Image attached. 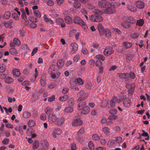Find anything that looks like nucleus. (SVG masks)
<instances>
[{
    "label": "nucleus",
    "instance_id": "obj_1",
    "mask_svg": "<svg viewBox=\"0 0 150 150\" xmlns=\"http://www.w3.org/2000/svg\"><path fill=\"white\" fill-rule=\"evenodd\" d=\"M124 101L123 103L125 106L128 107L130 106V101L128 98H127L126 95L123 96L120 99H117V102L118 103H119L121 102Z\"/></svg>",
    "mask_w": 150,
    "mask_h": 150
},
{
    "label": "nucleus",
    "instance_id": "obj_2",
    "mask_svg": "<svg viewBox=\"0 0 150 150\" xmlns=\"http://www.w3.org/2000/svg\"><path fill=\"white\" fill-rule=\"evenodd\" d=\"M90 20L93 22H101L103 20V18L99 15H93L91 16Z\"/></svg>",
    "mask_w": 150,
    "mask_h": 150
},
{
    "label": "nucleus",
    "instance_id": "obj_3",
    "mask_svg": "<svg viewBox=\"0 0 150 150\" xmlns=\"http://www.w3.org/2000/svg\"><path fill=\"white\" fill-rule=\"evenodd\" d=\"M78 96L76 97L77 101V102H80L85 100L86 98V97L85 96L83 91L81 90L80 91L79 93L77 94Z\"/></svg>",
    "mask_w": 150,
    "mask_h": 150
},
{
    "label": "nucleus",
    "instance_id": "obj_4",
    "mask_svg": "<svg viewBox=\"0 0 150 150\" xmlns=\"http://www.w3.org/2000/svg\"><path fill=\"white\" fill-rule=\"evenodd\" d=\"M114 6L111 3H109V4L106 7L105 12L106 13L111 14L114 12Z\"/></svg>",
    "mask_w": 150,
    "mask_h": 150
},
{
    "label": "nucleus",
    "instance_id": "obj_5",
    "mask_svg": "<svg viewBox=\"0 0 150 150\" xmlns=\"http://www.w3.org/2000/svg\"><path fill=\"white\" fill-rule=\"evenodd\" d=\"M98 4L100 7L105 8L109 4V2L106 0H100L98 1Z\"/></svg>",
    "mask_w": 150,
    "mask_h": 150
},
{
    "label": "nucleus",
    "instance_id": "obj_6",
    "mask_svg": "<svg viewBox=\"0 0 150 150\" xmlns=\"http://www.w3.org/2000/svg\"><path fill=\"white\" fill-rule=\"evenodd\" d=\"M73 21L75 23L79 24L80 25H85V23L82 20L77 16H76L74 17Z\"/></svg>",
    "mask_w": 150,
    "mask_h": 150
},
{
    "label": "nucleus",
    "instance_id": "obj_7",
    "mask_svg": "<svg viewBox=\"0 0 150 150\" xmlns=\"http://www.w3.org/2000/svg\"><path fill=\"white\" fill-rule=\"evenodd\" d=\"M114 52V50L111 47H107L103 52L104 54L106 56H108Z\"/></svg>",
    "mask_w": 150,
    "mask_h": 150
},
{
    "label": "nucleus",
    "instance_id": "obj_8",
    "mask_svg": "<svg viewBox=\"0 0 150 150\" xmlns=\"http://www.w3.org/2000/svg\"><path fill=\"white\" fill-rule=\"evenodd\" d=\"M56 22L58 25H60L62 28L65 27L66 25L64 20L61 18H59L56 19Z\"/></svg>",
    "mask_w": 150,
    "mask_h": 150
},
{
    "label": "nucleus",
    "instance_id": "obj_9",
    "mask_svg": "<svg viewBox=\"0 0 150 150\" xmlns=\"http://www.w3.org/2000/svg\"><path fill=\"white\" fill-rule=\"evenodd\" d=\"M57 120V116L53 114H50L48 116V120L50 122L53 123L56 122Z\"/></svg>",
    "mask_w": 150,
    "mask_h": 150
},
{
    "label": "nucleus",
    "instance_id": "obj_10",
    "mask_svg": "<svg viewBox=\"0 0 150 150\" xmlns=\"http://www.w3.org/2000/svg\"><path fill=\"white\" fill-rule=\"evenodd\" d=\"M98 28L100 35L101 36L104 35L105 30L103 25L101 24H98Z\"/></svg>",
    "mask_w": 150,
    "mask_h": 150
},
{
    "label": "nucleus",
    "instance_id": "obj_11",
    "mask_svg": "<svg viewBox=\"0 0 150 150\" xmlns=\"http://www.w3.org/2000/svg\"><path fill=\"white\" fill-rule=\"evenodd\" d=\"M13 24V21L11 20H9L8 22L4 23V25L6 27L11 29L13 28L12 25Z\"/></svg>",
    "mask_w": 150,
    "mask_h": 150
},
{
    "label": "nucleus",
    "instance_id": "obj_12",
    "mask_svg": "<svg viewBox=\"0 0 150 150\" xmlns=\"http://www.w3.org/2000/svg\"><path fill=\"white\" fill-rule=\"evenodd\" d=\"M135 4L137 7L139 8L142 9L144 7V4L141 1H136Z\"/></svg>",
    "mask_w": 150,
    "mask_h": 150
},
{
    "label": "nucleus",
    "instance_id": "obj_13",
    "mask_svg": "<svg viewBox=\"0 0 150 150\" xmlns=\"http://www.w3.org/2000/svg\"><path fill=\"white\" fill-rule=\"evenodd\" d=\"M72 47V50L71 52V54H73L76 52L78 50V45L77 44L75 43H72L71 45Z\"/></svg>",
    "mask_w": 150,
    "mask_h": 150
},
{
    "label": "nucleus",
    "instance_id": "obj_14",
    "mask_svg": "<svg viewBox=\"0 0 150 150\" xmlns=\"http://www.w3.org/2000/svg\"><path fill=\"white\" fill-rule=\"evenodd\" d=\"M82 109L81 113V114L84 115L87 114L90 110L89 107L87 106H85Z\"/></svg>",
    "mask_w": 150,
    "mask_h": 150
},
{
    "label": "nucleus",
    "instance_id": "obj_15",
    "mask_svg": "<svg viewBox=\"0 0 150 150\" xmlns=\"http://www.w3.org/2000/svg\"><path fill=\"white\" fill-rule=\"evenodd\" d=\"M83 122L80 119H76L72 123V125L74 126H78L81 125Z\"/></svg>",
    "mask_w": 150,
    "mask_h": 150
},
{
    "label": "nucleus",
    "instance_id": "obj_16",
    "mask_svg": "<svg viewBox=\"0 0 150 150\" xmlns=\"http://www.w3.org/2000/svg\"><path fill=\"white\" fill-rule=\"evenodd\" d=\"M73 7L75 8H79L81 6V4L78 0H74L73 3Z\"/></svg>",
    "mask_w": 150,
    "mask_h": 150
},
{
    "label": "nucleus",
    "instance_id": "obj_17",
    "mask_svg": "<svg viewBox=\"0 0 150 150\" xmlns=\"http://www.w3.org/2000/svg\"><path fill=\"white\" fill-rule=\"evenodd\" d=\"M74 82L76 84H78L80 85H82L84 83L83 80L80 78L75 79Z\"/></svg>",
    "mask_w": 150,
    "mask_h": 150
},
{
    "label": "nucleus",
    "instance_id": "obj_18",
    "mask_svg": "<svg viewBox=\"0 0 150 150\" xmlns=\"http://www.w3.org/2000/svg\"><path fill=\"white\" fill-rule=\"evenodd\" d=\"M117 100V97H113L111 99L110 103V107H113L115 105V103Z\"/></svg>",
    "mask_w": 150,
    "mask_h": 150
},
{
    "label": "nucleus",
    "instance_id": "obj_19",
    "mask_svg": "<svg viewBox=\"0 0 150 150\" xmlns=\"http://www.w3.org/2000/svg\"><path fill=\"white\" fill-rule=\"evenodd\" d=\"M130 23L127 19L125 21L123 22L121 24L122 26L125 28H128L130 26Z\"/></svg>",
    "mask_w": 150,
    "mask_h": 150
},
{
    "label": "nucleus",
    "instance_id": "obj_20",
    "mask_svg": "<svg viewBox=\"0 0 150 150\" xmlns=\"http://www.w3.org/2000/svg\"><path fill=\"white\" fill-rule=\"evenodd\" d=\"M64 121V118L62 117L57 118V123L58 125H62Z\"/></svg>",
    "mask_w": 150,
    "mask_h": 150
},
{
    "label": "nucleus",
    "instance_id": "obj_21",
    "mask_svg": "<svg viewBox=\"0 0 150 150\" xmlns=\"http://www.w3.org/2000/svg\"><path fill=\"white\" fill-rule=\"evenodd\" d=\"M119 76L120 78L127 79L129 78V74L128 73H120L119 74Z\"/></svg>",
    "mask_w": 150,
    "mask_h": 150
},
{
    "label": "nucleus",
    "instance_id": "obj_22",
    "mask_svg": "<svg viewBox=\"0 0 150 150\" xmlns=\"http://www.w3.org/2000/svg\"><path fill=\"white\" fill-rule=\"evenodd\" d=\"M104 31V35L107 38H110L111 35L110 30L106 28L105 30Z\"/></svg>",
    "mask_w": 150,
    "mask_h": 150
},
{
    "label": "nucleus",
    "instance_id": "obj_23",
    "mask_svg": "<svg viewBox=\"0 0 150 150\" xmlns=\"http://www.w3.org/2000/svg\"><path fill=\"white\" fill-rule=\"evenodd\" d=\"M39 146V141L37 140H35L33 144L32 149L34 150L38 148Z\"/></svg>",
    "mask_w": 150,
    "mask_h": 150
},
{
    "label": "nucleus",
    "instance_id": "obj_24",
    "mask_svg": "<svg viewBox=\"0 0 150 150\" xmlns=\"http://www.w3.org/2000/svg\"><path fill=\"white\" fill-rule=\"evenodd\" d=\"M127 8L131 11L134 12H136L137 11L136 8L133 6H131L129 4L127 5Z\"/></svg>",
    "mask_w": 150,
    "mask_h": 150
},
{
    "label": "nucleus",
    "instance_id": "obj_25",
    "mask_svg": "<svg viewBox=\"0 0 150 150\" xmlns=\"http://www.w3.org/2000/svg\"><path fill=\"white\" fill-rule=\"evenodd\" d=\"M73 111V108L72 107H68L64 109V111L67 113H70Z\"/></svg>",
    "mask_w": 150,
    "mask_h": 150
},
{
    "label": "nucleus",
    "instance_id": "obj_26",
    "mask_svg": "<svg viewBox=\"0 0 150 150\" xmlns=\"http://www.w3.org/2000/svg\"><path fill=\"white\" fill-rule=\"evenodd\" d=\"M85 102L84 101H82L80 102L78 105L77 109L79 110H81L83 108V107L86 105Z\"/></svg>",
    "mask_w": 150,
    "mask_h": 150
},
{
    "label": "nucleus",
    "instance_id": "obj_27",
    "mask_svg": "<svg viewBox=\"0 0 150 150\" xmlns=\"http://www.w3.org/2000/svg\"><path fill=\"white\" fill-rule=\"evenodd\" d=\"M57 65L58 68H61L63 66L64 62L62 60L59 59L57 62Z\"/></svg>",
    "mask_w": 150,
    "mask_h": 150
},
{
    "label": "nucleus",
    "instance_id": "obj_28",
    "mask_svg": "<svg viewBox=\"0 0 150 150\" xmlns=\"http://www.w3.org/2000/svg\"><path fill=\"white\" fill-rule=\"evenodd\" d=\"M44 18L45 21L46 22H48L51 24L54 23V22L52 20L47 17L45 15L44 16Z\"/></svg>",
    "mask_w": 150,
    "mask_h": 150
},
{
    "label": "nucleus",
    "instance_id": "obj_29",
    "mask_svg": "<svg viewBox=\"0 0 150 150\" xmlns=\"http://www.w3.org/2000/svg\"><path fill=\"white\" fill-rule=\"evenodd\" d=\"M13 74L15 75L17 77L19 76L20 74L21 73L19 70L18 69H14L13 70Z\"/></svg>",
    "mask_w": 150,
    "mask_h": 150
},
{
    "label": "nucleus",
    "instance_id": "obj_30",
    "mask_svg": "<svg viewBox=\"0 0 150 150\" xmlns=\"http://www.w3.org/2000/svg\"><path fill=\"white\" fill-rule=\"evenodd\" d=\"M144 23V21L142 19L137 20L136 23V25L139 26H142Z\"/></svg>",
    "mask_w": 150,
    "mask_h": 150
},
{
    "label": "nucleus",
    "instance_id": "obj_31",
    "mask_svg": "<svg viewBox=\"0 0 150 150\" xmlns=\"http://www.w3.org/2000/svg\"><path fill=\"white\" fill-rule=\"evenodd\" d=\"M124 46L126 48L128 49L131 47L132 45V44L129 42H124L123 43Z\"/></svg>",
    "mask_w": 150,
    "mask_h": 150
},
{
    "label": "nucleus",
    "instance_id": "obj_32",
    "mask_svg": "<svg viewBox=\"0 0 150 150\" xmlns=\"http://www.w3.org/2000/svg\"><path fill=\"white\" fill-rule=\"evenodd\" d=\"M53 110L52 108L49 107H47L45 110V112L46 114H51L50 113L52 112Z\"/></svg>",
    "mask_w": 150,
    "mask_h": 150
},
{
    "label": "nucleus",
    "instance_id": "obj_33",
    "mask_svg": "<svg viewBox=\"0 0 150 150\" xmlns=\"http://www.w3.org/2000/svg\"><path fill=\"white\" fill-rule=\"evenodd\" d=\"M11 13L9 11H8L5 13L3 17L5 19H8L11 16Z\"/></svg>",
    "mask_w": 150,
    "mask_h": 150
},
{
    "label": "nucleus",
    "instance_id": "obj_34",
    "mask_svg": "<svg viewBox=\"0 0 150 150\" xmlns=\"http://www.w3.org/2000/svg\"><path fill=\"white\" fill-rule=\"evenodd\" d=\"M74 103V100L72 98H70L67 101V104L70 106H72Z\"/></svg>",
    "mask_w": 150,
    "mask_h": 150
},
{
    "label": "nucleus",
    "instance_id": "obj_35",
    "mask_svg": "<svg viewBox=\"0 0 150 150\" xmlns=\"http://www.w3.org/2000/svg\"><path fill=\"white\" fill-rule=\"evenodd\" d=\"M31 115V114L28 112H25L23 114V117L25 118L29 117Z\"/></svg>",
    "mask_w": 150,
    "mask_h": 150
},
{
    "label": "nucleus",
    "instance_id": "obj_36",
    "mask_svg": "<svg viewBox=\"0 0 150 150\" xmlns=\"http://www.w3.org/2000/svg\"><path fill=\"white\" fill-rule=\"evenodd\" d=\"M65 20L68 24L71 23H72V18L70 16H69L65 17Z\"/></svg>",
    "mask_w": 150,
    "mask_h": 150
},
{
    "label": "nucleus",
    "instance_id": "obj_37",
    "mask_svg": "<svg viewBox=\"0 0 150 150\" xmlns=\"http://www.w3.org/2000/svg\"><path fill=\"white\" fill-rule=\"evenodd\" d=\"M88 145L90 150H94L95 148L94 146V144L91 141L89 142Z\"/></svg>",
    "mask_w": 150,
    "mask_h": 150
},
{
    "label": "nucleus",
    "instance_id": "obj_38",
    "mask_svg": "<svg viewBox=\"0 0 150 150\" xmlns=\"http://www.w3.org/2000/svg\"><path fill=\"white\" fill-rule=\"evenodd\" d=\"M68 95H64L63 96L60 97L59 100L61 102L65 101L68 99Z\"/></svg>",
    "mask_w": 150,
    "mask_h": 150
},
{
    "label": "nucleus",
    "instance_id": "obj_39",
    "mask_svg": "<svg viewBox=\"0 0 150 150\" xmlns=\"http://www.w3.org/2000/svg\"><path fill=\"white\" fill-rule=\"evenodd\" d=\"M96 58L100 59L102 61H103L105 60V57H104L101 54H98L96 55Z\"/></svg>",
    "mask_w": 150,
    "mask_h": 150
},
{
    "label": "nucleus",
    "instance_id": "obj_40",
    "mask_svg": "<svg viewBox=\"0 0 150 150\" xmlns=\"http://www.w3.org/2000/svg\"><path fill=\"white\" fill-rule=\"evenodd\" d=\"M6 67L5 64H3L2 65L0 64V71L2 72H4L6 70Z\"/></svg>",
    "mask_w": 150,
    "mask_h": 150
},
{
    "label": "nucleus",
    "instance_id": "obj_41",
    "mask_svg": "<svg viewBox=\"0 0 150 150\" xmlns=\"http://www.w3.org/2000/svg\"><path fill=\"white\" fill-rule=\"evenodd\" d=\"M129 22L130 23V24L131 23L134 24L136 23V21L135 19L132 17H129L128 19H127Z\"/></svg>",
    "mask_w": 150,
    "mask_h": 150
},
{
    "label": "nucleus",
    "instance_id": "obj_42",
    "mask_svg": "<svg viewBox=\"0 0 150 150\" xmlns=\"http://www.w3.org/2000/svg\"><path fill=\"white\" fill-rule=\"evenodd\" d=\"M28 125L30 127H33L35 125V122L32 120H30L28 123Z\"/></svg>",
    "mask_w": 150,
    "mask_h": 150
},
{
    "label": "nucleus",
    "instance_id": "obj_43",
    "mask_svg": "<svg viewBox=\"0 0 150 150\" xmlns=\"http://www.w3.org/2000/svg\"><path fill=\"white\" fill-rule=\"evenodd\" d=\"M9 52L13 55H15L17 53L16 50L15 48H11L9 50Z\"/></svg>",
    "mask_w": 150,
    "mask_h": 150
},
{
    "label": "nucleus",
    "instance_id": "obj_44",
    "mask_svg": "<svg viewBox=\"0 0 150 150\" xmlns=\"http://www.w3.org/2000/svg\"><path fill=\"white\" fill-rule=\"evenodd\" d=\"M42 145L43 147L47 148L49 146V143L47 140H44L42 142Z\"/></svg>",
    "mask_w": 150,
    "mask_h": 150
},
{
    "label": "nucleus",
    "instance_id": "obj_45",
    "mask_svg": "<svg viewBox=\"0 0 150 150\" xmlns=\"http://www.w3.org/2000/svg\"><path fill=\"white\" fill-rule=\"evenodd\" d=\"M13 81L12 78L10 77H8L5 79V81L8 83H11Z\"/></svg>",
    "mask_w": 150,
    "mask_h": 150
},
{
    "label": "nucleus",
    "instance_id": "obj_46",
    "mask_svg": "<svg viewBox=\"0 0 150 150\" xmlns=\"http://www.w3.org/2000/svg\"><path fill=\"white\" fill-rule=\"evenodd\" d=\"M139 34L137 33H132L131 35V38L133 39L137 38L139 36Z\"/></svg>",
    "mask_w": 150,
    "mask_h": 150
},
{
    "label": "nucleus",
    "instance_id": "obj_47",
    "mask_svg": "<svg viewBox=\"0 0 150 150\" xmlns=\"http://www.w3.org/2000/svg\"><path fill=\"white\" fill-rule=\"evenodd\" d=\"M29 20L31 22L36 23L38 22V20L36 18H34L32 17H29L28 18Z\"/></svg>",
    "mask_w": 150,
    "mask_h": 150
},
{
    "label": "nucleus",
    "instance_id": "obj_48",
    "mask_svg": "<svg viewBox=\"0 0 150 150\" xmlns=\"http://www.w3.org/2000/svg\"><path fill=\"white\" fill-rule=\"evenodd\" d=\"M13 42L16 45H19L21 44L20 41L17 38H14L13 39Z\"/></svg>",
    "mask_w": 150,
    "mask_h": 150
},
{
    "label": "nucleus",
    "instance_id": "obj_49",
    "mask_svg": "<svg viewBox=\"0 0 150 150\" xmlns=\"http://www.w3.org/2000/svg\"><path fill=\"white\" fill-rule=\"evenodd\" d=\"M40 84L42 86H45L46 85L45 81L44 79L41 78L40 80Z\"/></svg>",
    "mask_w": 150,
    "mask_h": 150
},
{
    "label": "nucleus",
    "instance_id": "obj_50",
    "mask_svg": "<svg viewBox=\"0 0 150 150\" xmlns=\"http://www.w3.org/2000/svg\"><path fill=\"white\" fill-rule=\"evenodd\" d=\"M47 4L49 6H52L54 4V2L52 0H49L47 2Z\"/></svg>",
    "mask_w": 150,
    "mask_h": 150
},
{
    "label": "nucleus",
    "instance_id": "obj_51",
    "mask_svg": "<svg viewBox=\"0 0 150 150\" xmlns=\"http://www.w3.org/2000/svg\"><path fill=\"white\" fill-rule=\"evenodd\" d=\"M34 15L37 17H40L41 16V13L38 10H35L34 11Z\"/></svg>",
    "mask_w": 150,
    "mask_h": 150
},
{
    "label": "nucleus",
    "instance_id": "obj_52",
    "mask_svg": "<svg viewBox=\"0 0 150 150\" xmlns=\"http://www.w3.org/2000/svg\"><path fill=\"white\" fill-rule=\"evenodd\" d=\"M117 118V116L114 115H110L108 117V119L110 120H114Z\"/></svg>",
    "mask_w": 150,
    "mask_h": 150
},
{
    "label": "nucleus",
    "instance_id": "obj_53",
    "mask_svg": "<svg viewBox=\"0 0 150 150\" xmlns=\"http://www.w3.org/2000/svg\"><path fill=\"white\" fill-rule=\"evenodd\" d=\"M126 58L127 60L130 61L133 58V56L132 54H127L126 56Z\"/></svg>",
    "mask_w": 150,
    "mask_h": 150
},
{
    "label": "nucleus",
    "instance_id": "obj_54",
    "mask_svg": "<svg viewBox=\"0 0 150 150\" xmlns=\"http://www.w3.org/2000/svg\"><path fill=\"white\" fill-rule=\"evenodd\" d=\"M115 141L111 140L108 143V145L110 146H112L115 144Z\"/></svg>",
    "mask_w": 150,
    "mask_h": 150
},
{
    "label": "nucleus",
    "instance_id": "obj_55",
    "mask_svg": "<svg viewBox=\"0 0 150 150\" xmlns=\"http://www.w3.org/2000/svg\"><path fill=\"white\" fill-rule=\"evenodd\" d=\"M38 50V48L37 47H34L33 50H32V53H31V55L33 56L35 53L37 52V51Z\"/></svg>",
    "mask_w": 150,
    "mask_h": 150
},
{
    "label": "nucleus",
    "instance_id": "obj_56",
    "mask_svg": "<svg viewBox=\"0 0 150 150\" xmlns=\"http://www.w3.org/2000/svg\"><path fill=\"white\" fill-rule=\"evenodd\" d=\"M62 130L60 129H57L55 130L54 131L55 134H57L59 135L62 133Z\"/></svg>",
    "mask_w": 150,
    "mask_h": 150
},
{
    "label": "nucleus",
    "instance_id": "obj_57",
    "mask_svg": "<svg viewBox=\"0 0 150 150\" xmlns=\"http://www.w3.org/2000/svg\"><path fill=\"white\" fill-rule=\"evenodd\" d=\"M12 16V17L16 20L18 19V16L16 13H13Z\"/></svg>",
    "mask_w": 150,
    "mask_h": 150
},
{
    "label": "nucleus",
    "instance_id": "obj_58",
    "mask_svg": "<svg viewBox=\"0 0 150 150\" xmlns=\"http://www.w3.org/2000/svg\"><path fill=\"white\" fill-rule=\"evenodd\" d=\"M4 125L3 124H2L1 126L0 127V134H2L4 133L5 131L4 130Z\"/></svg>",
    "mask_w": 150,
    "mask_h": 150
},
{
    "label": "nucleus",
    "instance_id": "obj_59",
    "mask_svg": "<svg viewBox=\"0 0 150 150\" xmlns=\"http://www.w3.org/2000/svg\"><path fill=\"white\" fill-rule=\"evenodd\" d=\"M102 131L104 133L107 134L109 132V129L108 127H105L103 128Z\"/></svg>",
    "mask_w": 150,
    "mask_h": 150
},
{
    "label": "nucleus",
    "instance_id": "obj_60",
    "mask_svg": "<svg viewBox=\"0 0 150 150\" xmlns=\"http://www.w3.org/2000/svg\"><path fill=\"white\" fill-rule=\"evenodd\" d=\"M93 139L95 140H98L100 139L99 137L97 134H94L92 136Z\"/></svg>",
    "mask_w": 150,
    "mask_h": 150
},
{
    "label": "nucleus",
    "instance_id": "obj_61",
    "mask_svg": "<svg viewBox=\"0 0 150 150\" xmlns=\"http://www.w3.org/2000/svg\"><path fill=\"white\" fill-rule=\"evenodd\" d=\"M94 13L98 14L101 15L102 13V12L99 9H95L93 11Z\"/></svg>",
    "mask_w": 150,
    "mask_h": 150
},
{
    "label": "nucleus",
    "instance_id": "obj_62",
    "mask_svg": "<svg viewBox=\"0 0 150 150\" xmlns=\"http://www.w3.org/2000/svg\"><path fill=\"white\" fill-rule=\"evenodd\" d=\"M117 111L115 109H114L110 111V113L111 114L115 115L117 113Z\"/></svg>",
    "mask_w": 150,
    "mask_h": 150
},
{
    "label": "nucleus",
    "instance_id": "obj_63",
    "mask_svg": "<svg viewBox=\"0 0 150 150\" xmlns=\"http://www.w3.org/2000/svg\"><path fill=\"white\" fill-rule=\"evenodd\" d=\"M55 97L54 96H52V97H49L48 98V101L50 102H52L55 100Z\"/></svg>",
    "mask_w": 150,
    "mask_h": 150
},
{
    "label": "nucleus",
    "instance_id": "obj_64",
    "mask_svg": "<svg viewBox=\"0 0 150 150\" xmlns=\"http://www.w3.org/2000/svg\"><path fill=\"white\" fill-rule=\"evenodd\" d=\"M134 87H132L131 88H130L129 90H128V93L129 94H132L134 91Z\"/></svg>",
    "mask_w": 150,
    "mask_h": 150
}]
</instances>
